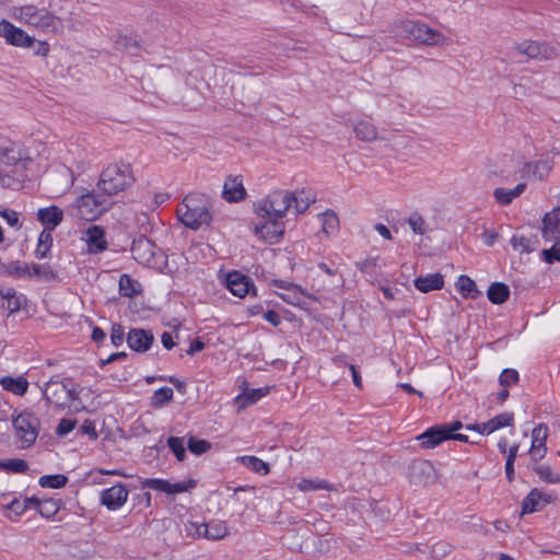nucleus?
<instances>
[{
  "mask_svg": "<svg viewBox=\"0 0 560 560\" xmlns=\"http://www.w3.org/2000/svg\"><path fill=\"white\" fill-rule=\"evenodd\" d=\"M456 287H457L458 291L460 292V294L466 299L467 298L475 299L476 295H474L472 293H479L477 290L476 282L471 278H469L468 276H465V275L459 276V278L456 282Z\"/></svg>",
  "mask_w": 560,
  "mask_h": 560,
  "instance_id": "42",
  "label": "nucleus"
},
{
  "mask_svg": "<svg viewBox=\"0 0 560 560\" xmlns=\"http://www.w3.org/2000/svg\"><path fill=\"white\" fill-rule=\"evenodd\" d=\"M113 205L114 201L106 194L97 189L77 197L67 208V212L71 217L81 220L94 221L107 212Z\"/></svg>",
  "mask_w": 560,
  "mask_h": 560,
  "instance_id": "3",
  "label": "nucleus"
},
{
  "mask_svg": "<svg viewBox=\"0 0 560 560\" xmlns=\"http://www.w3.org/2000/svg\"><path fill=\"white\" fill-rule=\"evenodd\" d=\"M63 385H65V400L67 401V407L69 406V402H74L77 410L85 409V407L82 405L79 395L82 393L83 387L80 385H73L72 380L70 377L63 378Z\"/></svg>",
  "mask_w": 560,
  "mask_h": 560,
  "instance_id": "31",
  "label": "nucleus"
},
{
  "mask_svg": "<svg viewBox=\"0 0 560 560\" xmlns=\"http://www.w3.org/2000/svg\"><path fill=\"white\" fill-rule=\"evenodd\" d=\"M408 479L415 486L427 487L436 480V470L431 462L415 459L408 466Z\"/></svg>",
  "mask_w": 560,
  "mask_h": 560,
  "instance_id": "11",
  "label": "nucleus"
},
{
  "mask_svg": "<svg viewBox=\"0 0 560 560\" xmlns=\"http://www.w3.org/2000/svg\"><path fill=\"white\" fill-rule=\"evenodd\" d=\"M415 287L423 293L440 290L443 288L444 278L441 273H431L425 277H417L413 280Z\"/></svg>",
  "mask_w": 560,
  "mask_h": 560,
  "instance_id": "25",
  "label": "nucleus"
},
{
  "mask_svg": "<svg viewBox=\"0 0 560 560\" xmlns=\"http://www.w3.org/2000/svg\"><path fill=\"white\" fill-rule=\"evenodd\" d=\"M553 166V159L545 155L539 159L525 162L520 168L521 177L528 182H544L549 177Z\"/></svg>",
  "mask_w": 560,
  "mask_h": 560,
  "instance_id": "9",
  "label": "nucleus"
},
{
  "mask_svg": "<svg viewBox=\"0 0 560 560\" xmlns=\"http://www.w3.org/2000/svg\"><path fill=\"white\" fill-rule=\"evenodd\" d=\"M226 288L233 295L238 298H244L250 293L256 294L253 281L238 271L228 273Z\"/></svg>",
  "mask_w": 560,
  "mask_h": 560,
  "instance_id": "16",
  "label": "nucleus"
},
{
  "mask_svg": "<svg viewBox=\"0 0 560 560\" xmlns=\"http://www.w3.org/2000/svg\"><path fill=\"white\" fill-rule=\"evenodd\" d=\"M0 469L15 474H23L27 471L28 464L22 458L0 459Z\"/></svg>",
  "mask_w": 560,
  "mask_h": 560,
  "instance_id": "44",
  "label": "nucleus"
},
{
  "mask_svg": "<svg viewBox=\"0 0 560 560\" xmlns=\"http://www.w3.org/2000/svg\"><path fill=\"white\" fill-rule=\"evenodd\" d=\"M269 393V387H259L253 389H245L236 397V401H241L242 407L253 405Z\"/></svg>",
  "mask_w": 560,
  "mask_h": 560,
  "instance_id": "35",
  "label": "nucleus"
},
{
  "mask_svg": "<svg viewBox=\"0 0 560 560\" xmlns=\"http://www.w3.org/2000/svg\"><path fill=\"white\" fill-rule=\"evenodd\" d=\"M294 191L276 190L255 206L256 214L262 220L255 224V233L270 243L277 242L284 233L281 220L292 207Z\"/></svg>",
  "mask_w": 560,
  "mask_h": 560,
  "instance_id": "1",
  "label": "nucleus"
},
{
  "mask_svg": "<svg viewBox=\"0 0 560 560\" xmlns=\"http://www.w3.org/2000/svg\"><path fill=\"white\" fill-rule=\"evenodd\" d=\"M298 488L301 491H316V490H334V486L326 480H317V479H302L298 483Z\"/></svg>",
  "mask_w": 560,
  "mask_h": 560,
  "instance_id": "40",
  "label": "nucleus"
},
{
  "mask_svg": "<svg viewBox=\"0 0 560 560\" xmlns=\"http://www.w3.org/2000/svg\"><path fill=\"white\" fill-rule=\"evenodd\" d=\"M409 226L417 234H424L425 232V222L421 215L413 214L408 220Z\"/></svg>",
  "mask_w": 560,
  "mask_h": 560,
  "instance_id": "60",
  "label": "nucleus"
},
{
  "mask_svg": "<svg viewBox=\"0 0 560 560\" xmlns=\"http://www.w3.org/2000/svg\"><path fill=\"white\" fill-rule=\"evenodd\" d=\"M353 131L359 140L371 142L377 138L376 127L366 120H361L353 126Z\"/></svg>",
  "mask_w": 560,
  "mask_h": 560,
  "instance_id": "32",
  "label": "nucleus"
},
{
  "mask_svg": "<svg viewBox=\"0 0 560 560\" xmlns=\"http://www.w3.org/2000/svg\"><path fill=\"white\" fill-rule=\"evenodd\" d=\"M223 198L229 202H238L246 198V190L241 176L230 175L223 186Z\"/></svg>",
  "mask_w": 560,
  "mask_h": 560,
  "instance_id": "22",
  "label": "nucleus"
},
{
  "mask_svg": "<svg viewBox=\"0 0 560 560\" xmlns=\"http://www.w3.org/2000/svg\"><path fill=\"white\" fill-rule=\"evenodd\" d=\"M0 383L2 384L3 389L11 392L18 396H23L28 388V382L25 377H3Z\"/></svg>",
  "mask_w": 560,
  "mask_h": 560,
  "instance_id": "30",
  "label": "nucleus"
},
{
  "mask_svg": "<svg viewBox=\"0 0 560 560\" xmlns=\"http://www.w3.org/2000/svg\"><path fill=\"white\" fill-rule=\"evenodd\" d=\"M52 246V235L50 231L43 230L38 236V244L35 250V256L38 259H44L48 256Z\"/></svg>",
  "mask_w": 560,
  "mask_h": 560,
  "instance_id": "39",
  "label": "nucleus"
},
{
  "mask_svg": "<svg viewBox=\"0 0 560 560\" xmlns=\"http://www.w3.org/2000/svg\"><path fill=\"white\" fill-rule=\"evenodd\" d=\"M12 425L22 448H30L35 444L40 431V420L34 412L24 410L12 416Z\"/></svg>",
  "mask_w": 560,
  "mask_h": 560,
  "instance_id": "5",
  "label": "nucleus"
},
{
  "mask_svg": "<svg viewBox=\"0 0 560 560\" xmlns=\"http://www.w3.org/2000/svg\"><path fill=\"white\" fill-rule=\"evenodd\" d=\"M463 428L464 425L459 420L432 425L420 435H418L417 440L420 442L421 448L431 450L439 446L443 442L448 441L452 431H458Z\"/></svg>",
  "mask_w": 560,
  "mask_h": 560,
  "instance_id": "7",
  "label": "nucleus"
},
{
  "mask_svg": "<svg viewBox=\"0 0 560 560\" xmlns=\"http://www.w3.org/2000/svg\"><path fill=\"white\" fill-rule=\"evenodd\" d=\"M322 217V229L324 233L330 234L338 230L339 219L334 211L327 210Z\"/></svg>",
  "mask_w": 560,
  "mask_h": 560,
  "instance_id": "49",
  "label": "nucleus"
},
{
  "mask_svg": "<svg viewBox=\"0 0 560 560\" xmlns=\"http://www.w3.org/2000/svg\"><path fill=\"white\" fill-rule=\"evenodd\" d=\"M32 159L28 155V150L23 143L13 141L10 138L0 135V163L11 166L22 164L26 166Z\"/></svg>",
  "mask_w": 560,
  "mask_h": 560,
  "instance_id": "8",
  "label": "nucleus"
},
{
  "mask_svg": "<svg viewBox=\"0 0 560 560\" xmlns=\"http://www.w3.org/2000/svg\"><path fill=\"white\" fill-rule=\"evenodd\" d=\"M45 31H55L59 24V19L45 8H40L37 14L27 23Z\"/></svg>",
  "mask_w": 560,
  "mask_h": 560,
  "instance_id": "24",
  "label": "nucleus"
},
{
  "mask_svg": "<svg viewBox=\"0 0 560 560\" xmlns=\"http://www.w3.org/2000/svg\"><path fill=\"white\" fill-rule=\"evenodd\" d=\"M0 185L4 188L15 189L21 186V180L14 178L13 176H11L9 174L1 173L0 174Z\"/></svg>",
  "mask_w": 560,
  "mask_h": 560,
  "instance_id": "61",
  "label": "nucleus"
},
{
  "mask_svg": "<svg viewBox=\"0 0 560 560\" xmlns=\"http://www.w3.org/2000/svg\"><path fill=\"white\" fill-rule=\"evenodd\" d=\"M23 301H24V296L22 294H20V296H18V298H13V299L11 298L8 301H5L7 303L3 304L2 306L5 307L10 314H13V313L20 311Z\"/></svg>",
  "mask_w": 560,
  "mask_h": 560,
  "instance_id": "62",
  "label": "nucleus"
},
{
  "mask_svg": "<svg viewBox=\"0 0 560 560\" xmlns=\"http://www.w3.org/2000/svg\"><path fill=\"white\" fill-rule=\"evenodd\" d=\"M280 298L290 305L300 307L302 310H307V304L303 301L296 291L290 290L289 293L280 294Z\"/></svg>",
  "mask_w": 560,
  "mask_h": 560,
  "instance_id": "54",
  "label": "nucleus"
},
{
  "mask_svg": "<svg viewBox=\"0 0 560 560\" xmlns=\"http://www.w3.org/2000/svg\"><path fill=\"white\" fill-rule=\"evenodd\" d=\"M65 385L63 380L59 381L57 376L51 377L43 389V396L47 405L54 404L59 409L67 408V401L65 400Z\"/></svg>",
  "mask_w": 560,
  "mask_h": 560,
  "instance_id": "15",
  "label": "nucleus"
},
{
  "mask_svg": "<svg viewBox=\"0 0 560 560\" xmlns=\"http://www.w3.org/2000/svg\"><path fill=\"white\" fill-rule=\"evenodd\" d=\"M75 425H77V420L63 418L59 421V423L56 428V434L58 436H65L68 433H70L72 430H74Z\"/></svg>",
  "mask_w": 560,
  "mask_h": 560,
  "instance_id": "58",
  "label": "nucleus"
},
{
  "mask_svg": "<svg viewBox=\"0 0 560 560\" xmlns=\"http://www.w3.org/2000/svg\"><path fill=\"white\" fill-rule=\"evenodd\" d=\"M541 234L545 241L560 244V207L544 215Z\"/></svg>",
  "mask_w": 560,
  "mask_h": 560,
  "instance_id": "18",
  "label": "nucleus"
},
{
  "mask_svg": "<svg viewBox=\"0 0 560 560\" xmlns=\"http://www.w3.org/2000/svg\"><path fill=\"white\" fill-rule=\"evenodd\" d=\"M7 509L12 511L15 514V516H20L27 510V505L23 503V501H20L19 499H13L7 505Z\"/></svg>",
  "mask_w": 560,
  "mask_h": 560,
  "instance_id": "63",
  "label": "nucleus"
},
{
  "mask_svg": "<svg viewBox=\"0 0 560 560\" xmlns=\"http://www.w3.org/2000/svg\"><path fill=\"white\" fill-rule=\"evenodd\" d=\"M85 243L89 254H100L107 249L108 243L105 238V231L100 225H91L85 231Z\"/></svg>",
  "mask_w": 560,
  "mask_h": 560,
  "instance_id": "19",
  "label": "nucleus"
},
{
  "mask_svg": "<svg viewBox=\"0 0 560 560\" xmlns=\"http://www.w3.org/2000/svg\"><path fill=\"white\" fill-rule=\"evenodd\" d=\"M0 273L15 278L32 277L31 269L26 264H21L19 260L2 262L0 260Z\"/></svg>",
  "mask_w": 560,
  "mask_h": 560,
  "instance_id": "27",
  "label": "nucleus"
},
{
  "mask_svg": "<svg viewBox=\"0 0 560 560\" xmlns=\"http://www.w3.org/2000/svg\"><path fill=\"white\" fill-rule=\"evenodd\" d=\"M236 460L240 462L246 468L257 474L267 475L270 470L269 465L256 456H238Z\"/></svg>",
  "mask_w": 560,
  "mask_h": 560,
  "instance_id": "36",
  "label": "nucleus"
},
{
  "mask_svg": "<svg viewBox=\"0 0 560 560\" xmlns=\"http://www.w3.org/2000/svg\"><path fill=\"white\" fill-rule=\"evenodd\" d=\"M513 423L514 415L512 412H503L487 422L466 424L465 429L468 431H476L482 435H489L501 428L512 427Z\"/></svg>",
  "mask_w": 560,
  "mask_h": 560,
  "instance_id": "12",
  "label": "nucleus"
},
{
  "mask_svg": "<svg viewBox=\"0 0 560 560\" xmlns=\"http://www.w3.org/2000/svg\"><path fill=\"white\" fill-rule=\"evenodd\" d=\"M397 34L402 38L428 46L438 45L444 38L439 31L412 20L401 21L397 25Z\"/></svg>",
  "mask_w": 560,
  "mask_h": 560,
  "instance_id": "6",
  "label": "nucleus"
},
{
  "mask_svg": "<svg viewBox=\"0 0 560 560\" xmlns=\"http://www.w3.org/2000/svg\"><path fill=\"white\" fill-rule=\"evenodd\" d=\"M68 482V477L62 474L44 475L39 478L38 483L43 488L60 489Z\"/></svg>",
  "mask_w": 560,
  "mask_h": 560,
  "instance_id": "41",
  "label": "nucleus"
},
{
  "mask_svg": "<svg viewBox=\"0 0 560 560\" xmlns=\"http://www.w3.org/2000/svg\"><path fill=\"white\" fill-rule=\"evenodd\" d=\"M1 217L7 221L10 226L19 225V213L11 209H4L1 213Z\"/></svg>",
  "mask_w": 560,
  "mask_h": 560,
  "instance_id": "64",
  "label": "nucleus"
},
{
  "mask_svg": "<svg viewBox=\"0 0 560 560\" xmlns=\"http://www.w3.org/2000/svg\"><path fill=\"white\" fill-rule=\"evenodd\" d=\"M548 438V427L545 423H539L532 432V446L530 454L534 460L541 459L547 453L546 441Z\"/></svg>",
  "mask_w": 560,
  "mask_h": 560,
  "instance_id": "21",
  "label": "nucleus"
},
{
  "mask_svg": "<svg viewBox=\"0 0 560 560\" xmlns=\"http://www.w3.org/2000/svg\"><path fill=\"white\" fill-rule=\"evenodd\" d=\"M61 502L52 498L42 500L38 513L45 518H52L60 510Z\"/></svg>",
  "mask_w": 560,
  "mask_h": 560,
  "instance_id": "43",
  "label": "nucleus"
},
{
  "mask_svg": "<svg viewBox=\"0 0 560 560\" xmlns=\"http://www.w3.org/2000/svg\"><path fill=\"white\" fill-rule=\"evenodd\" d=\"M116 44L118 47H122L130 55H137L140 49L138 42L128 36L119 37Z\"/></svg>",
  "mask_w": 560,
  "mask_h": 560,
  "instance_id": "57",
  "label": "nucleus"
},
{
  "mask_svg": "<svg viewBox=\"0 0 560 560\" xmlns=\"http://www.w3.org/2000/svg\"><path fill=\"white\" fill-rule=\"evenodd\" d=\"M140 283L129 275L124 273L119 278V292L122 296L132 298L141 292Z\"/></svg>",
  "mask_w": 560,
  "mask_h": 560,
  "instance_id": "34",
  "label": "nucleus"
},
{
  "mask_svg": "<svg viewBox=\"0 0 560 560\" xmlns=\"http://www.w3.org/2000/svg\"><path fill=\"white\" fill-rule=\"evenodd\" d=\"M525 183H521L512 189L500 187L494 189L493 196L498 203L506 206L510 205L516 197H518L525 190Z\"/></svg>",
  "mask_w": 560,
  "mask_h": 560,
  "instance_id": "28",
  "label": "nucleus"
},
{
  "mask_svg": "<svg viewBox=\"0 0 560 560\" xmlns=\"http://www.w3.org/2000/svg\"><path fill=\"white\" fill-rule=\"evenodd\" d=\"M128 494L125 485L118 482L101 492V503L108 510L116 511L126 503Z\"/></svg>",
  "mask_w": 560,
  "mask_h": 560,
  "instance_id": "14",
  "label": "nucleus"
},
{
  "mask_svg": "<svg viewBox=\"0 0 560 560\" xmlns=\"http://www.w3.org/2000/svg\"><path fill=\"white\" fill-rule=\"evenodd\" d=\"M510 243L514 249L521 248L522 252L532 253L536 249L538 240L536 236L526 237L524 235L514 234Z\"/></svg>",
  "mask_w": 560,
  "mask_h": 560,
  "instance_id": "37",
  "label": "nucleus"
},
{
  "mask_svg": "<svg viewBox=\"0 0 560 560\" xmlns=\"http://www.w3.org/2000/svg\"><path fill=\"white\" fill-rule=\"evenodd\" d=\"M540 498V490L537 488L532 489L522 502V514L541 511Z\"/></svg>",
  "mask_w": 560,
  "mask_h": 560,
  "instance_id": "33",
  "label": "nucleus"
},
{
  "mask_svg": "<svg viewBox=\"0 0 560 560\" xmlns=\"http://www.w3.org/2000/svg\"><path fill=\"white\" fill-rule=\"evenodd\" d=\"M141 487L152 489L155 491H161L167 494L168 490V483L170 481L166 479H159V478H145L141 480Z\"/></svg>",
  "mask_w": 560,
  "mask_h": 560,
  "instance_id": "51",
  "label": "nucleus"
},
{
  "mask_svg": "<svg viewBox=\"0 0 560 560\" xmlns=\"http://www.w3.org/2000/svg\"><path fill=\"white\" fill-rule=\"evenodd\" d=\"M173 395L171 387H161L153 393L150 405L153 408H162L173 400Z\"/></svg>",
  "mask_w": 560,
  "mask_h": 560,
  "instance_id": "38",
  "label": "nucleus"
},
{
  "mask_svg": "<svg viewBox=\"0 0 560 560\" xmlns=\"http://www.w3.org/2000/svg\"><path fill=\"white\" fill-rule=\"evenodd\" d=\"M197 485V481L194 480V479H188V480H185V481H178V482H175V483H168V490H167V494H176V493H182V492H185V491H188L192 488H195Z\"/></svg>",
  "mask_w": 560,
  "mask_h": 560,
  "instance_id": "52",
  "label": "nucleus"
},
{
  "mask_svg": "<svg viewBox=\"0 0 560 560\" xmlns=\"http://www.w3.org/2000/svg\"><path fill=\"white\" fill-rule=\"evenodd\" d=\"M136 182L129 163L116 162L107 165L101 173L96 187L110 199L113 196L127 190Z\"/></svg>",
  "mask_w": 560,
  "mask_h": 560,
  "instance_id": "4",
  "label": "nucleus"
},
{
  "mask_svg": "<svg viewBox=\"0 0 560 560\" xmlns=\"http://www.w3.org/2000/svg\"><path fill=\"white\" fill-rule=\"evenodd\" d=\"M128 347L138 352H147L154 341V336L151 330L142 328H131L126 337Z\"/></svg>",
  "mask_w": 560,
  "mask_h": 560,
  "instance_id": "17",
  "label": "nucleus"
},
{
  "mask_svg": "<svg viewBox=\"0 0 560 560\" xmlns=\"http://www.w3.org/2000/svg\"><path fill=\"white\" fill-rule=\"evenodd\" d=\"M37 220L45 226V231L52 232L63 220V211L57 206L40 208Z\"/></svg>",
  "mask_w": 560,
  "mask_h": 560,
  "instance_id": "23",
  "label": "nucleus"
},
{
  "mask_svg": "<svg viewBox=\"0 0 560 560\" xmlns=\"http://www.w3.org/2000/svg\"><path fill=\"white\" fill-rule=\"evenodd\" d=\"M187 448L194 455H202L207 453L211 448V443L207 440L197 439L195 436H189L187 442Z\"/></svg>",
  "mask_w": 560,
  "mask_h": 560,
  "instance_id": "48",
  "label": "nucleus"
},
{
  "mask_svg": "<svg viewBox=\"0 0 560 560\" xmlns=\"http://www.w3.org/2000/svg\"><path fill=\"white\" fill-rule=\"evenodd\" d=\"M31 273H32V276H35L39 279H45L48 281L55 280L58 277L57 272L55 270H52V268L47 264L33 265Z\"/></svg>",
  "mask_w": 560,
  "mask_h": 560,
  "instance_id": "50",
  "label": "nucleus"
},
{
  "mask_svg": "<svg viewBox=\"0 0 560 560\" xmlns=\"http://www.w3.org/2000/svg\"><path fill=\"white\" fill-rule=\"evenodd\" d=\"M203 528V538L210 540H219L224 538L229 534V528L224 521H212L208 523H201Z\"/></svg>",
  "mask_w": 560,
  "mask_h": 560,
  "instance_id": "26",
  "label": "nucleus"
},
{
  "mask_svg": "<svg viewBox=\"0 0 560 560\" xmlns=\"http://www.w3.org/2000/svg\"><path fill=\"white\" fill-rule=\"evenodd\" d=\"M533 470L546 483H560V475L555 472L548 465L534 466Z\"/></svg>",
  "mask_w": 560,
  "mask_h": 560,
  "instance_id": "45",
  "label": "nucleus"
},
{
  "mask_svg": "<svg viewBox=\"0 0 560 560\" xmlns=\"http://www.w3.org/2000/svg\"><path fill=\"white\" fill-rule=\"evenodd\" d=\"M541 258L547 264H553L560 261V244L556 243L547 249L541 250Z\"/></svg>",
  "mask_w": 560,
  "mask_h": 560,
  "instance_id": "56",
  "label": "nucleus"
},
{
  "mask_svg": "<svg viewBox=\"0 0 560 560\" xmlns=\"http://www.w3.org/2000/svg\"><path fill=\"white\" fill-rule=\"evenodd\" d=\"M155 245L145 236L135 240L131 246V253L136 260L141 264L150 265L155 257Z\"/></svg>",
  "mask_w": 560,
  "mask_h": 560,
  "instance_id": "20",
  "label": "nucleus"
},
{
  "mask_svg": "<svg viewBox=\"0 0 560 560\" xmlns=\"http://www.w3.org/2000/svg\"><path fill=\"white\" fill-rule=\"evenodd\" d=\"M314 197L304 190L294 192V199H292V207H294L296 213L305 212L310 205L314 201Z\"/></svg>",
  "mask_w": 560,
  "mask_h": 560,
  "instance_id": "46",
  "label": "nucleus"
},
{
  "mask_svg": "<svg viewBox=\"0 0 560 560\" xmlns=\"http://www.w3.org/2000/svg\"><path fill=\"white\" fill-rule=\"evenodd\" d=\"M487 296L491 303L502 304L510 298V288L503 282H493L488 288Z\"/></svg>",
  "mask_w": 560,
  "mask_h": 560,
  "instance_id": "29",
  "label": "nucleus"
},
{
  "mask_svg": "<svg viewBox=\"0 0 560 560\" xmlns=\"http://www.w3.org/2000/svg\"><path fill=\"white\" fill-rule=\"evenodd\" d=\"M0 36L5 38L7 43L13 46L31 47L34 45L33 37L5 20L0 22Z\"/></svg>",
  "mask_w": 560,
  "mask_h": 560,
  "instance_id": "13",
  "label": "nucleus"
},
{
  "mask_svg": "<svg viewBox=\"0 0 560 560\" xmlns=\"http://www.w3.org/2000/svg\"><path fill=\"white\" fill-rule=\"evenodd\" d=\"M517 382L518 372L514 369H504L499 376V383L503 387H509Z\"/></svg>",
  "mask_w": 560,
  "mask_h": 560,
  "instance_id": "53",
  "label": "nucleus"
},
{
  "mask_svg": "<svg viewBox=\"0 0 560 560\" xmlns=\"http://www.w3.org/2000/svg\"><path fill=\"white\" fill-rule=\"evenodd\" d=\"M39 10L40 8H37L36 5L26 4L18 8L15 15L25 23H28L32 18L38 13Z\"/></svg>",
  "mask_w": 560,
  "mask_h": 560,
  "instance_id": "55",
  "label": "nucleus"
},
{
  "mask_svg": "<svg viewBox=\"0 0 560 560\" xmlns=\"http://www.w3.org/2000/svg\"><path fill=\"white\" fill-rule=\"evenodd\" d=\"M514 50L536 60H551L557 57V48L547 42L525 39L514 45Z\"/></svg>",
  "mask_w": 560,
  "mask_h": 560,
  "instance_id": "10",
  "label": "nucleus"
},
{
  "mask_svg": "<svg viewBox=\"0 0 560 560\" xmlns=\"http://www.w3.org/2000/svg\"><path fill=\"white\" fill-rule=\"evenodd\" d=\"M168 448L175 455L178 462H183L186 458V448L184 445V438L170 436L166 441Z\"/></svg>",
  "mask_w": 560,
  "mask_h": 560,
  "instance_id": "47",
  "label": "nucleus"
},
{
  "mask_svg": "<svg viewBox=\"0 0 560 560\" xmlns=\"http://www.w3.org/2000/svg\"><path fill=\"white\" fill-rule=\"evenodd\" d=\"M110 339L115 347L122 345L125 340V329L120 324H113Z\"/></svg>",
  "mask_w": 560,
  "mask_h": 560,
  "instance_id": "59",
  "label": "nucleus"
},
{
  "mask_svg": "<svg viewBox=\"0 0 560 560\" xmlns=\"http://www.w3.org/2000/svg\"><path fill=\"white\" fill-rule=\"evenodd\" d=\"M210 209L211 200L208 195L192 192L177 206L176 214L186 228L196 231L203 224H210L212 220Z\"/></svg>",
  "mask_w": 560,
  "mask_h": 560,
  "instance_id": "2",
  "label": "nucleus"
}]
</instances>
